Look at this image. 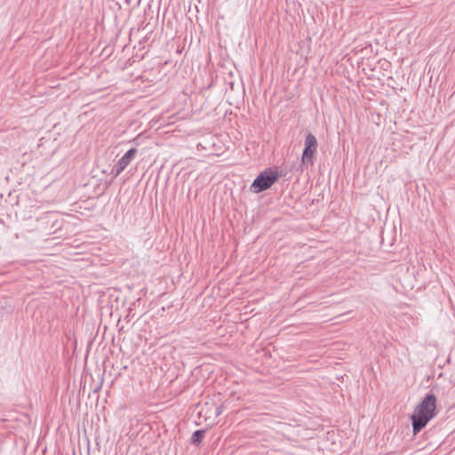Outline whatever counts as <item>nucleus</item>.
Here are the masks:
<instances>
[{
  "label": "nucleus",
  "instance_id": "nucleus-1",
  "mask_svg": "<svg viewBox=\"0 0 455 455\" xmlns=\"http://www.w3.org/2000/svg\"><path fill=\"white\" fill-rule=\"evenodd\" d=\"M436 415V396L427 393L415 408L411 419L413 435L419 433Z\"/></svg>",
  "mask_w": 455,
  "mask_h": 455
},
{
  "label": "nucleus",
  "instance_id": "nucleus-2",
  "mask_svg": "<svg viewBox=\"0 0 455 455\" xmlns=\"http://www.w3.org/2000/svg\"><path fill=\"white\" fill-rule=\"evenodd\" d=\"M279 178V174L276 171L272 168H267L254 179L252 181L250 190L253 193L263 192L272 187Z\"/></svg>",
  "mask_w": 455,
  "mask_h": 455
},
{
  "label": "nucleus",
  "instance_id": "nucleus-3",
  "mask_svg": "<svg viewBox=\"0 0 455 455\" xmlns=\"http://www.w3.org/2000/svg\"><path fill=\"white\" fill-rule=\"evenodd\" d=\"M137 154V149L132 148L129 149L116 163L114 166L112 172L116 177L121 174L125 168L131 164V162L134 159Z\"/></svg>",
  "mask_w": 455,
  "mask_h": 455
},
{
  "label": "nucleus",
  "instance_id": "nucleus-4",
  "mask_svg": "<svg viewBox=\"0 0 455 455\" xmlns=\"http://www.w3.org/2000/svg\"><path fill=\"white\" fill-rule=\"evenodd\" d=\"M316 148L317 141H305L304 149L301 156V166L313 163V158L316 152Z\"/></svg>",
  "mask_w": 455,
  "mask_h": 455
},
{
  "label": "nucleus",
  "instance_id": "nucleus-5",
  "mask_svg": "<svg viewBox=\"0 0 455 455\" xmlns=\"http://www.w3.org/2000/svg\"><path fill=\"white\" fill-rule=\"evenodd\" d=\"M204 434L205 430L204 429L196 430L192 434L191 443L194 445H199L202 443L203 438L204 437Z\"/></svg>",
  "mask_w": 455,
  "mask_h": 455
},
{
  "label": "nucleus",
  "instance_id": "nucleus-6",
  "mask_svg": "<svg viewBox=\"0 0 455 455\" xmlns=\"http://www.w3.org/2000/svg\"><path fill=\"white\" fill-rule=\"evenodd\" d=\"M305 141H316V139H315V137L312 133L308 132L306 135Z\"/></svg>",
  "mask_w": 455,
  "mask_h": 455
},
{
  "label": "nucleus",
  "instance_id": "nucleus-7",
  "mask_svg": "<svg viewBox=\"0 0 455 455\" xmlns=\"http://www.w3.org/2000/svg\"><path fill=\"white\" fill-rule=\"evenodd\" d=\"M221 412H222L221 408H220V407H216V410H215V415H216V416H219V415H220V414H221Z\"/></svg>",
  "mask_w": 455,
  "mask_h": 455
}]
</instances>
